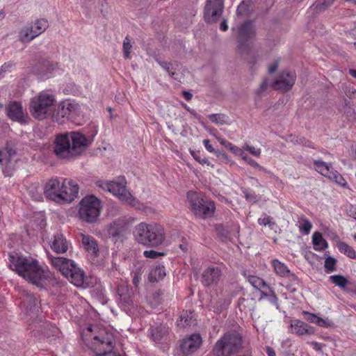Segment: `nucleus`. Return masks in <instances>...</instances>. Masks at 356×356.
Wrapping results in <instances>:
<instances>
[{
    "label": "nucleus",
    "instance_id": "1",
    "mask_svg": "<svg viewBox=\"0 0 356 356\" xmlns=\"http://www.w3.org/2000/svg\"><path fill=\"white\" fill-rule=\"evenodd\" d=\"M9 266L19 276L38 287L42 288L46 284L48 273L39 265L36 259L31 257H24L17 253L10 254Z\"/></svg>",
    "mask_w": 356,
    "mask_h": 356
},
{
    "label": "nucleus",
    "instance_id": "2",
    "mask_svg": "<svg viewBox=\"0 0 356 356\" xmlns=\"http://www.w3.org/2000/svg\"><path fill=\"white\" fill-rule=\"evenodd\" d=\"M79 193L78 185L71 179L53 178L44 185L45 197L58 204L72 202Z\"/></svg>",
    "mask_w": 356,
    "mask_h": 356
},
{
    "label": "nucleus",
    "instance_id": "3",
    "mask_svg": "<svg viewBox=\"0 0 356 356\" xmlns=\"http://www.w3.org/2000/svg\"><path fill=\"white\" fill-rule=\"evenodd\" d=\"M82 339L86 345L96 353L95 356H121L111 351L114 343L113 336L105 328L89 326L83 331Z\"/></svg>",
    "mask_w": 356,
    "mask_h": 356
},
{
    "label": "nucleus",
    "instance_id": "4",
    "mask_svg": "<svg viewBox=\"0 0 356 356\" xmlns=\"http://www.w3.org/2000/svg\"><path fill=\"white\" fill-rule=\"evenodd\" d=\"M88 143V139L78 132L60 135L56 139L54 152L58 158L71 159L81 154Z\"/></svg>",
    "mask_w": 356,
    "mask_h": 356
},
{
    "label": "nucleus",
    "instance_id": "5",
    "mask_svg": "<svg viewBox=\"0 0 356 356\" xmlns=\"http://www.w3.org/2000/svg\"><path fill=\"white\" fill-rule=\"evenodd\" d=\"M136 240L145 246L157 248L163 244L165 240V231L163 226L156 222H140L135 227Z\"/></svg>",
    "mask_w": 356,
    "mask_h": 356
},
{
    "label": "nucleus",
    "instance_id": "6",
    "mask_svg": "<svg viewBox=\"0 0 356 356\" xmlns=\"http://www.w3.org/2000/svg\"><path fill=\"white\" fill-rule=\"evenodd\" d=\"M56 104L55 96L47 90H43L31 99L29 111L35 119L43 120L51 116Z\"/></svg>",
    "mask_w": 356,
    "mask_h": 356
},
{
    "label": "nucleus",
    "instance_id": "7",
    "mask_svg": "<svg viewBox=\"0 0 356 356\" xmlns=\"http://www.w3.org/2000/svg\"><path fill=\"white\" fill-rule=\"evenodd\" d=\"M52 266L59 270L72 284L76 286H82L85 281L84 272L74 262L61 257H49Z\"/></svg>",
    "mask_w": 356,
    "mask_h": 356
},
{
    "label": "nucleus",
    "instance_id": "8",
    "mask_svg": "<svg viewBox=\"0 0 356 356\" xmlns=\"http://www.w3.org/2000/svg\"><path fill=\"white\" fill-rule=\"evenodd\" d=\"M126 184L127 182L123 177L118 178L116 181L99 180L96 182V185L99 188L108 191L126 204L140 209L139 202L127 190Z\"/></svg>",
    "mask_w": 356,
    "mask_h": 356
},
{
    "label": "nucleus",
    "instance_id": "9",
    "mask_svg": "<svg viewBox=\"0 0 356 356\" xmlns=\"http://www.w3.org/2000/svg\"><path fill=\"white\" fill-rule=\"evenodd\" d=\"M242 337L237 332H226L216 343L213 353L216 356H231L241 348Z\"/></svg>",
    "mask_w": 356,
    "mask_h": 356
},
{
    "label": "nucleus",
    "instance_id": "10",
    "mask_svg": "<svg viewBox=\"0 0 356 356\" xmlns=\"http://www.w3.org/2000/svg\"><path fill=\"white\" fill-rule=\"evenodd\" d=\"M187 200L190 204L191 210L196 217L205 219L213 215L216 209L213 202L204 200L194 191L188 192Z\"/></svg>",
    "mask_w": 356,
    "mask_h": 356
},
{
    "label": "nucleus",
    "instance_id": "11",
    "mask_svg": "<svg viewBox=\"0 0 356 356\" xmlns=\"http://www.w3.org/2000/svg\"><path fill=\"white\" fill-rule=\"evenodd\" d=\"M101 209L100 200L94 195H89L81 200L78 214L81 220L94 222L99 216Z\"/></svg>",
    "mask_w": 356,
    "mask_h": 356
},
{
    "label": "nucleus",
    "instance_id": "12",
    "mask_svg": "<svg viewBox=\"0 0 356 356\" xmlns=\"http://www.w3.org/2000/svg\"><path fill=\"white\" fill-rule=\"evenodd\" d=\"M48 22L39 19L24 26L19 33V40L22 42H29L44 33L48 28Z\"/></svg>",
    "mask_w": 356,
    "mask_h": 356
},
{
    "label": "nucleus",
    "instance_id": "13",
    "mask_svg": "<svg viewBox=\"0 0 356 356\" xmlns=\"http://www.w3.org/2000/svg\"><path fill=\"white\" fill-rule=\"evenodd\" d=\"M255 35L252 24L248 21L238 28L237 49L241 54H249L252 49V43L248 42Z\"/></svg>",
    "mask_w": 356,
    "mask_h": 356
},
{
    "label": "nucleus",
    "instance_id": "14",
    "mask_svg": "<svg viewBox=\"0 0 356 356\" xmlns=\"http://www.w3.org/2000/svg\"><path fill=\"white\" fill-rule=\"evenodd\" d=\"M224 10V0H207L204 8V19L207 23L217 22Z\"/></svg>",
    "mask_w": 356,
    "mask_h": 356
},
{
    "label": "nucleus",
    "instance_id": "15",
    "mask_svg": "<svg viewBox=\"0 0 356 356\" xmlns=\"http://www.w3.org/2000/svg\"><path fill=\"white\" fill-rule=\"evenodd\" d=\"M296 74L294 72L285 70L280 73L278 77L272 82L271 87L282 92H288L295 84Z\"/></svg>",
    "mask_w": 356,
    "mask_h": 356
},
{
    "label": "nucleus",
    "instance_id": "16",
    "mask_svg": "<svg viewBox=\"0 0 356 356\" xmlns=\"http://www.w3.org/2000/svg\"><path fill=\"white\" fill-rule=\"evenodd\" d=\"M118 295L119 296V305L127 312L130 311L133 307L132 290L127 285L122 284L118 287Z\"/></svg>",
    "mask_w": 356,
    "mask_h": 356
},
{
    "label": "nucleus",
    "instance_id": "17",
    "mask_svg": "<svg viewBox=\"0 0 356 356\" xmlns=\"http://www.w3.org/2000/svg\"><path fill=\"white\" fill-rule=\"evenodd\" d=\"M7 115L13 121H17L21 124L26 122L27 115L22 110L21 103L17 102H10L6 107Z\"/></svg>",
    "mask_w": 356,
    "mask_h": 356
},
{
    "label": "nucleus",
    "instance_id": "18",
    "mask_svg": "<svg viewBox=\"0 0 356 356\" xmlns=\"http://www.w3.org/2000/svg\"><path fill=\"white\" fill-rule=\"evenodd\" d=\"M202 344L200 334H194L184 339L181 344V350L184 355H190L195 352Z\"/></svg>",
    "mask_w": 356,
    "mask_h": 356
},
{
    "label": "nucleus",
    "instance_id": "19",
    "mask_svg": "<svg viewBox=\"0 0 356 356\" xmlns=\"http://www.w3.org/2000/svg\"><path fill=\"white\" fill-rule=\"evenodd\" d=\"M275 273L283 277H288L292 282V285H298L299 280L293 273L290 271L285 264L280 261L278 259H273L271 261Z\"/></svg>",
    "mask_w": 356,
    "mask_h": 356
},
{
    "label": "nucleus",
    "instance_id": "20",
    "mask_svg": "<svg viewBox=\"0 0 356 356\" xmlns=\"http://www.w3.org/2000/svg\"><path fill=\"white\" fill-rule=\"evenodd\" d=\"M16 154L14 145L10 143H6L3 147L0 148V164L5 168L10 167Z\"/></svg>",
    "mask_w": 356,
    "mask_h": 356
},
{
    "label": "nucleus",
    "instance_id": "21",
    "mask_svg": "<svg viewBox=\"0 0 356 356\" xmlns=\"http://www.w3.org/2000/svg\"><path fill=\"white\" fill-rule=\"evenodd\" d=\"M221 274V269L219 267H209L204 270L201 282L204 286H210L219 280Z\"/></svg>",
    "mask_w": 356,
    "mask_h": 356
},
{
    "label": "nucleus",
    "instance_id": "22",
    "mask_svg": "<svg viewBox=\"0 0 356 356\" xmlns=\"http://www.w3.org/2000/svg\"><path fill=\"white\" fill-rule=\"evenodd\" d=\"M74 108L75 105L74 104L63 102L58 105L56 111L54 110L51 116L56 121L61 123L63 122L61 120L72 113Z\"/></svg>",
    "mask_w": 356,
    "mask_h": 356
},
{
    "label": "nucleus",
    "instance_id": "23",
    "mask_svg": "<svg viewBox=\"0 0 356 356\" xmlns=\"http://www.w3.org/2000/svg\"><path fill=\"white\" fill-rule=\"evenodd\" d=\"M82 245L88 253H90L94 257H97L99 255V246L96 240L89 235L83 234H81Z\"/></svg>",
    "mask_w": 356,
    "mask_h": 356
},
{
    "label": "nucleus",
    "instance_id": "24",
    "mask_svg": "<svg viewBox=\"0 0 356 356\" xmlns=\"http://www.w3.org/2000/svg\"><path fill=\"white\" fill-rule=\"evenodd\" d=\"M51 248L56 253H65L68 249V243L64 236L57 233L54 236L51 243Z\"/></svg>",
    "mask_w": 356,
    "mask_h": 356
},
{
    "label": "nucleus",
    "instance_id": "25",
    "mask_svg": "<svg viewBox=\"0 0 356 356\" xmlns=\"http://www.w3.org/2000/svg\"><path fill=\"white\" fill-rule=\"evenodd\" d=\"M150 335L154 341L162 340L168 333V327L165 324H155L149 330Z\"/></svg>",
    "mask_w": 356,
    "mask_h": 356
},
{
    "label": "nucleus",
    "instance_id": "26",
    "mask_svg": "<svg viewBox=\"0 0 356 356\" xmlns=\"http://www.w3.org/2000/svg\"><path fill=\"white\" fill-rule=\"evenodd\" d=\"M291 332L298 335H303L312 333V327L301 321L295 320L291 323Z\"/></svg>",
    "mask_w": 356,
    "mask_h": 356
},
{
    "label": "nucleus",
    "instance_id": "27",
    "mask_svg": "<svg viewBox=\"0 0 356 356\" xmlns=\"http://www.w3.org/2000/svg\"><path fill=\"white\" fill-rule=\"evenodd\" d=\"M195 321L194 314L191 311H183L177 321V326L186 327L191 326Z\"/></svg>",
    "mask_w": 356,
    "mask_h": 356
},
{
    "label": "nucleus",
    "instance_id": "28",
    "mask_svg": "<svg viewBox=\"0 0 356 356\" xmlns=\"http://www.w3.org/2000/svg\"><path fill=\"white\" fill-rule=\"evenodd\" d=\"M165 276V270L163 266H156L153 268L149 274L148 279L150 282H154L162 280Z\"/></svg>",
    "mask_w": 356,
    "mask_h": 356
},
{
    "label": "nucleus",
    "instance_id": "29",
    "mask_svg": "<svg viewBox=\"0 0 356 356\" xmlns=\"http://www.w3.org/2000/svg\"><path fill=\"white\" fill-rule=\"evenodd\" d=\"M312 242L315 249L317 250H323L327 248V241L323 238L322 234L318 232L313 234Z\"/></svg>",
    "mask_w": 356,
    "mask_h": 356
},
{
    "label": "nucleus",
    "instance_id": "30",
    "mask_svg": "<svg viewBox=\"0 0 356 356\" xmlns=\"http://www.w3.org/2000/svg\"><path fill=\"white\" fill-rule=\"evenodd\" d=\"M255 300L252 298H241L238 300V305L241 311H252L254 308Z\"/></svg>",
    "mask_w": 356,
    "mask_h": 356
},
{
    "label": "nucleus",
    "instance_id": "31",
    "mask_svg": "<svg viewBox=\"0 0 356 356\" xmlns=\"http://www.w3.org/2000/svg\"><path fill=\"white\" fill-rule=\"evenodd\" d=\"M313 163L316 168V170L323 176L327 177L332 170L331 163L320 160H314Z\"/></svg>",
    "mask_w": 356,
    "mask_h": 356
},
{
    "label": "nucleus",
    "instance_id": "32",
    "mask_svg": "<svg viewBox=\"0 0 356 356\" xmlns=\"http://www.w3.org/2000/svg\"><path fill=\"white\" fill-rule=\"evenodd\" d=\"M298 223L300 232L303 234H309L312 228L311 222L302 216L298 219Z\"/></svg>",
    "mask_w": 356,
    "mask_h": 356
},
{
    "label": "nucleus",
    "instance_id": "33",
    "mask_svg": "<svg viewBox=\"0 0 356 356\" xmlns=\"http://www.w3.org/2000/svg\"><path fill=\"white\" fill-rule=\"evenodd\" d=\"M327 177L330 179L334 181L338 185L343 187L348 188V183L346 179L343 177V176L339 173L337 170H334L333 169L328 175Z\"/></svg>",
    "mask_w": 356,
    "mask_h": 356
},
{
    "label": "nucleus",
    "instance_id": "34",
    "mask_svg": "<svg viewBox=\"0 0 356 356\" xmlns=\"http://www.w3.org/2000/svg\"><path fill=\"white\" fill-rule=\"evenodd\" d=\"M337 247L341 253H343L348 257L351 259L356 258V252L353 250L352 247L349 246L346 243L340 242L338 244Z\"/></svg>",
    "mask_w": 356,
    "mask_h": 356
},
{
    "label": "nucleus",
    "instance_id": "35",
    "mask_svg": "<svg viewBox=\"0 0 356 356\" xmlns=\"http://www.w3.org/2000/svg\"><path fill=\"white\" fill-rule=\"evenodd\" d=\"M209 118L213 123L217 124L222 125L229 124V118L225 114H211L209 115Z\"/></svg>",
    "mask_w": 356,
    "mask_h": 356
},
{
    "label": "nucleus",
    "instance_id": "36",
    "mask_svg": "<svg viewBox=\"0 0 356 356\" xmlns=\"http://www.w3.org/2000/svg\"><path fill=\"white\" fill-rule=\"evenodd\" d=\"M249 283L256 289L267 286L266 283L260 277L250 275L247 277Z\"/></svg>",
    "mask_w": 356,
    "mask_h": 356
},
{
    "label": "nucleus",
    "instance_id": "37",
    "mask_svg": "<svg viewBox=\"0 0 356 356\" xmlns=\"http://www.w3.org/2000/svg\"><path fill=\"white\" fill-rule=\"evenodd\" d=\"M330 280L333 284L341 288H344L348 283V280L341 275H331Z\"/></svg>",
    "mask_w": 356,
    "mask_h": 356
},
{
    "label": "nucleus",
    "instance_id": "38",
    "mask_svg": "<svg viewBox=\"0 0 356 356\" xmlns=\"http://www.w3.org/2000/svg\"><path fill=\"white\" fill-rule=\"evenodd\" d=\"M23 302L26 310L29 312H33L36 308V299L32 296H26Z\"/></svg>",
    "mask_w": 356,
    "mask_h": 356
},
{
    "label": "nucleus",
    "instance_id": "39",
    "mask_svg": "<svg viewBox=\"0 0 356 356\" xmlns=\"http://www.w3.org/2000/svg\"><path fill=\"white\" fill-rule=\"evenodd\" d=\"M272 83H270L268 78H265L262 83L260 84L259 88L256 90V94L258 97H261L263 94L266 91L268 86H271Z\"/></svg>",
    "mask_w": 356,
    "mask_h": 356
},
{
    "label": "nucleus",
    "instance_id": "40",
    "mask_svg": "<svg viewBox=\"0 0 356 356\" xmlns=\"http://www.w3.org/2000/svg\"><path fill=\"white\" fill-rule=\"evenodd\" d=\"M157 63L163 67L171 77H174L175 72L173 65L170 62L161 61L157 60Z\"/></svg>",
    "mask_w": 356,
    "mask_h": 356
},
{
    "label": "nucleus",
    "instance_id": "41",
    "mask_svg": "<svg viewBox=\"0 0 356 356\" xmlns=\"http://www.w3.org/2000/svg\"><path fill=\"white\" fill-rule=\"evenodd\" d=\"M258 223L263 226L268 225L271 228L275 225V222L273 221V218L266 214H264L262 217L258 219Z\"/></svg>",
    "mask_w": 356,
    "mask_h": 356
},
{
    "label": "nucleus",
    "instance_id": "42",
    "mask_svg": "<svg viewBox=\"0 0 356 356\" xmlns=\"http://www.w3.org/2000/svg\"><path fill=\"white\" fill-rule=\"evenodd\" d=\"M15 65V64L12 61H8L3 63L0 67V78L3 77L6 73L10 72L14 68Z\"/></svg>",
    "mask_w": 356,
    "mask_h": 356
},
{
    "label": "nucleus",
    "instance_id": "43",
    "mask_svg": "<svg viewBox=\"0 0 356 356\" xmlns=\"http://www.w3.org/2000/svg\"><path fill=\"white\" fill-rule=\"evenodd\" d=\"M132 48L129 38L127 36L123 42V54L125 58H130V51Z\"/></svg>",
    "mask_w": 356,
    "mask_h": 356
},
{
    "label": "nucleus",
    "instance_id": "44",
    "mask_svg": "<svg viewBox=\"0 0 356 356\" xmlns=\"http://www.w3.org/2000/svg\"><path fill=\"white\" fill-rule=\"evenodd\" d=\"M336 259L332 257H327L325 261V268L327 273L333 272L336 270Z\"/></svg>",
    "mask_w": 356,
    "mask_h": 356
},
{
    "label": "nucleus",
    "instance_id": "45",
    "mask_svg": "<svg viewBox=\"0 0 356 356\" xmlns=\"http://www.w3.org/2000/svg\"><path fill=\"white\" fill-rule=\"evenodd\" d=\"M328 6L323 0H317V1L313 5V10L317 13H321L326 10Z\"/></svg>",
    "mask_w": 356,
    "mask_h": 356
},
{
    "label": "nucleus",
    "instance_id": "46",
    "mask_svg": "<svg viewBox=\"0 0 356 356\" xmlns=\"http://www.w3.org/2000/svg\"><path fill=\"white\" fill-rule=\"evenodd\" d=\"M143 254L146 258H150V259H156L160 256L164 255L163 253L159 252H157V251H155L153 250H145V251H144Z\"/></svg>",
    "mask_w": 356,
    "mask_h": 356
},
{
    "label": "nucleus",
    "instance_id": "47",
    "mask_svg": "<svg viewBox=\"0 0 356 356\" xmlns=\"http://www.w3.org/2000/svg\"><path fill=\"white\" fill-rule=\"evenodd\" d=\"M243 149L248 151L251 154L254 156H259L261 154V149H256L254 147L250 146L249 145L245 144L243 146Z\"/></svg>",
    "mask_w": 356,
    "mask_h": 356
},
{
    "label": "nucleus",
    "instance_id": "48",
    "mask_svg": "<svg viewBox=\"0 0 356 356\" xmlns=\"http://www.w3.org/2000/svg\"><path fill=\"white\" fill-rule=\"evenodd\" d=\"M316 324L320 327H328L332 325V323L327 318L323 319L318 317Z\"/></svg>",
    "mask_w": 356,
    "mask_h": 356
},
{
    "label": "nucleus",
    "instance_id": "49",
    "mask_svg": "<svg viewBox=\"0 0 356 356\" xmlns=\"http://www.w3.org/2000/svg\"><path fill=\"white\" fill-rule=\"evenodd\" d=\"M305 316H306V319L309 321L310 323H316L317 318L318 316H317L316 314L305 312H304Z\"/></svg>",
    "mask_w": 356,
    "mask_h": 356
},
{
    "label": "nucleus",
    "instance_id": "50",
    "mask_svg": "<svg viewBox=\"0 0 356 356\" xmlns=\"http://www.w3.org/2000/svg\"><path fill=\"white\" fill-rule=\"evenodd\" d=\"M247 163L248 165H251L252 167L258 168L260 170L267 172L266 169H265L264 167L261 166L257 162H256L254 160H253L251 158L250 159V160H248Z\"/></svg>",
    "mask_w": 356,
    "mask_h": 356
},
{
    "label": "nucleus",
    "instance_id": "51",
    "mask_svg": "<svg viewBox=\"0 0 356 356\" xmlns=\"http://www.w3.org/2000/svg\"><path fill=\"white\" fill-rule=\"evenodd\" d=\"M348 216L356 220V205H351L348 211Z\"/></svg>",
    "mask_w": 356,
    "mask_h": 356
},
{
    "label": "nucleus",
    "instance_id": "52",
    "mask_svg": "<svg viewBox=\"0 0 356 356\" xmlns=\"http://www.w3.org/2000/svg\"><path fill=\"white\" fill-rule=\"evenodd\" d=\"M261 293H262V297H269L270 301L277 306V298L276 297V296L275 294H273L272 296H268L267 294H266L263 292Z\"/></svg>",
    "mask_w": 356,
    "mask_h": 356
},
{
    "label": "nucleus",
    "instance_id": "53",
    "mask_svg": "<svg viewBox=\"0 0 356 356\" xmlns=\"http://www.w3.org/2000/svg\"><path fill=\"white\" fill-rule=\"evenodd\" d=\"M230 151L233 154H234L235 155L238 156L240 154H241V152H243V150L241 148H239L236 146H232V147H230Z\"/></svg>",
    "mask_w": 356,
    "mask_h": 356
},
{
    "label": "nucleus",
    "instance_id": "54",
    "mask_svg": "<svg viewBox=\"0 0 356 356\" xmlns=\"http://www.w3.org/2000/svg\"><path fill=\"white\" fill-rule=\"evenodd\" d=\"M205 148L209 152H213L214 149L213 148L212 145H210L209 140L208 139H205L203 141Z\"/></svg>",
    "mask_w": 356,
    "mask_h": 356
},
{
    "label": "nucleus",
    "instance_id": "55",
    "mask_svg": "<svg viewBox=\"0 0 356 356\" xmlns=\"http://www.w3.org/2000/svg\"><path fill=\"white\" fill-rule=\"evenodd\" d=\"M277 67H278V63L276 61L274 63L271 64L269 67H268V72L270 74H272L274 72H275V70L277 69Z\"/></svg>",
    "mask_w": 356,
    "mask_h": 356
},
{
    "label": "nucleus",
    "instance_id": "56",
    "mask_svg": "<svg viewBox=\"0 0 356 356\" xmlns=\"http://www.w3.org/2000/svg\"><path fill=\"white\" fill-rule=\"evenodd\" d=\"M220 29L223 31H226L228 29V26L226 19H223L222 22H221Z\"/></svg>",
    "mask_w": 356,
    "mask_h": 356
},
{
    "label": "nucleus",
    "instance_id": "57",
    "mask_svg": "<svg viewBox=\"0 0 356 356\" xmlns=\"http://www.w3.org/2000/svg\"><path fill=\"white\" fill-rule=\"evenodd\" d=\"M183 96L187 101H190L193 97L192 94L188 91H184Z\"/></svg>",
    "mask_w": 356,
    "mask_h": 356
},
{
    "label": "nucleus",
    "instance_id": "58",
    "mask_svg": "<svg viewBox=\"0 0 356 356\" xmlns=\"http://www.w3.org/2000/svg\"><path fill=\"white\" fill-rule=\"evenodd\" d=\"M245 8V6L244 3H241L238 6V8L236 10V13L238 15H241L242 11Z\"/></svg>",
    "mask_w": 356,
    "mask_h": 356
},
{
    "label": "nucleus",
    "instance_id": "59",
    "mask_svg": "<svg viewBox=\"0 0 356 356\" xmlns=\"http://www.w3.org/2000/svg\"><path fill=\"white\" fill-rule=\"evenodd\" d=\"M190 152H191V155L193 156V157L196 161H197L199 162L200 159H201V158H200V155H199L200 154H199V153L195 152V151H193V150H191Z\"/></svg>",
    "mask_w": 356,
    "mask_h": 356
},
{
    "label": "nucleus",
    "instance_id": "60",
    "mask_svg": "<svg viewBox=\"0 0 356 356\" xmlns=\"http://www.w3.org/2000/svg\"><path fill=\"white\" fill-rule=\"evenodd\" d=\"M266 352L268 356H276L275 352L270 347H267Z\"/></svg>",
    "mask_w": 356,
    "mask_h": 356
},
{
    "label": "nucleus",
    "instance_id": "61",
    "mask_svg": "<svg viewBox=\"0 0 356 356\" xmlns=\"http://www.w3.org/2000/svg\"><path fill=\"white\" fill-rule=\"evenodd\" d=\"M239 156L241 157V159L245 161L246 163H248V160H250V157L245 154L243 151L241 152V154L239 155Z\"/></svg>",
    "mask_w": 356,
    "mask_h": 356
},
{
    "label": "nucleus",
    "instance_id": "62",
    "mask_svg": "<svg viewBox=\"0 0 356 356\" xmlns=\"http://www.w3.org/2000/svg\"><path fill=\"white\" fill-rule=\"evenodd\" d=\"M133 282L135 286H137L138 283L139 282V278H138V275H135V276L134 277V279H133Z\"/></svg>",
    "mask_w": 356,
    "mask_h": 356
},
{
    "label": "nucleus",
    "instance_id": "63",
    "mask_svg": "<svg viewBox=\"0 0 356 356\" xmlns=\"http://www.w3.org/2000/svg\"><path fill=\"white\" fill-rule=\"evenodd\" d=\"M199 163H207V164H209V161H208L207 159L206 158H204V159H200L199 160Z\"/></svg>",
    "mask_w": 356,
    "mask_h": 356
},
{
    "label": "nucleus",
    "instance_id": "64",
    "mask_svg": "<svg viewBox=\"0 0 356 356\" xmlns=\"http://www.w3.org/2000/svg\"><path fill=\"white\" fill-rule=\"evenodd\" d=\"M349 73L353 77L356 79V70H350Z\"/></svg>",
    "mask_w": 356,
    "mask_h": 356
}]
</instances>
